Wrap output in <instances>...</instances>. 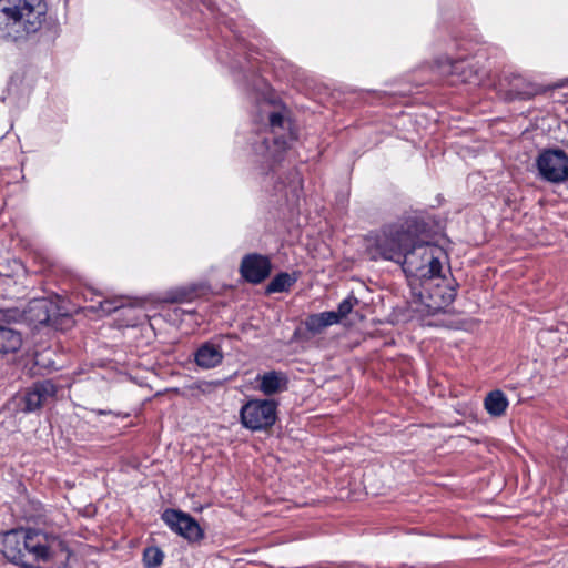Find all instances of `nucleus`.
Masks as SVG:
<instances>
[{"mask_svg":"<svg viewBox=\"0 0 568 568\" xmlns=\"http://www.w3.org/2000/svg\"><path fill=\"white\" fill-rule=\"evenodd\" d=\"M186 298V293H179L170 298L171 302H183Z\"/></svg>","mask_w":568,"mask_h":568,"instance_id":"obj_23","label":"nucleus"},{"mask_svg":"<svg viewBox=\"0 0 568 568\" xmlns=\"http://www.w3.org/2000/svg\"><path fill=\"white\" fill-rule=\"evenodd\" d=\"M45 11L43 0H0V38L17 41L37 32Z\"/></svg>","mask_w":568,"mask_h":568,"instance_id":"obj_2","label":"nucleus"},{"mask_svg":"<svg viewBox=\"0 0 568 568\" xmlns=\"http://www.w3.org/2000/svg\"><path fill=\"white\" fill-rule=\"evenodd\" d=\"M122 306H123L122 303H118V302H113V301H104V302L100 303V310L105 314H110Z\"/></svg>","mask_w":568,"mask_h":568,"instance_id":"obj_20","label":"nucleus"},{"mask_svg":"<svg viewBox=\"0 0 568 568\" xmlns=\"http://www.w3.org/2000/svg\"><path fill=\"white\" fill-rule=\"evenodd\" d=\"M164 555L156 547H149L144 550L143 561L146 568H156L163 561Z\"/></svg>","mask_w":568,"mask_h":568,"instance_id":"obj_17","label":"nucleus"},{"mask_svg":"<svg viewBox=\"0 0 568 568\" xmlns=\"http://www.w3.org/2000/svg\"><path fill=\"white\" fill-rule=\"evenodd\" d=\"M0 550L9 561L22 567L30 566V560H27L24 554V530H10L3 534Z\"/></svg>","mask_w":568,"mask_h":568,"instance_id":"obj_9","label":"nucleus"},{"mask_svg":"<svg viewBox=\"0 0 568 568\" xmlns=\"http://www.w3.org/2000/svg\"><path fill=\"white\" fill-rule=\"evenodd\" d=\"M258 382V389L267 396L277 394L287 386V377L282 372L271 371L264 373L263 375H258L256 377Z\"/></svg>","mask_w":568,"mask_h":568,"instance_id":"obj_12","label":"nucleus"},{"mask_svg":"<svg viewBox=\"0 0 568 568\" xmlns=\"http://www.w3.org/2000/svg\"><path fill=\"white\" fill-rule=\"evenodd\" d=\"M305 327L308 332L312 334H320L323 332L327 326L325 322L323 321V317L321 314H312L305 320Z\"/></svg>","mask_w":568,"mask_h":568,"instance_id":"obj_18","label":"nucleus"},{"mask_svg":"<svg viewBox=\"0 0 568 568\" xmlns=\"http://www.w3.org/2000/svg\"><path fill=\"white\" fill-rule=\"evenodd\" d=\"M355 302H356V300L354 297H347L339 303L336 313H338V316L341 320L344 318L345 316H347L352 312Z\"/></svg>","mask_w":568,"mask_h":568,"instance_id":"obj_19","label":"nucleus"},{"mask_svg":"<svg viewBox=\"0 0 568 568\" xmlns=\"http://www.w3.org/2000/svg\"><path fill=\"white\" fill-rule=\"evenodd\" d=\"M284 118L280 112H274L270 115V125L273 130L283 128Z\"/></svg>","mask_w":568,"mask_h":568,"instance_id":"obj_22","label":"nucleus"},{"mask_svg":"<svg viewBox=\"0 0 568 568\" xmlns=\"http://www.w3.org/2000/svg\"><path fill=\"white\" fill-rule=\"evenodd\" d=\"M410 290L414 310L429 315L444 312L456 297L455 287L440 273L422 281L418 288Z\"/></svg>","mask_w":568,"mask_h":568,"instance_id":"obj_4","label":"nucleus"},{"mask_svg":"<svg viewBox=\"0 0 568 568\" xmlns=\"http://www.w3.org/2000/svg\"><path fill=\"white\" fill-rule=\"evenodd\" d=\"M271 261L261 254H247L243 257L240 273L247 282L258 284L268 277L271 273Z\"/></svg>","mask_w":568,"mask_h":568,"instance_id":"obj_10","label":"nucleus"},{"mask_svg":"<svg viewBox=\"0 0 568 568\" xmlns=\"http://www.w3.org/2000/svg\"><path fill=\"white\" fill-rule=\"evenodd\" d=\"M57 394V387L51 381H43L33 384L27 389L22 397L21 409L24 413H31L39 409L47 400L53 398Z\"/></svg>","mask_w":568,"mask_h":568,"instance_id":"obj_11","label":"nucleus"},{"mask_svg":"<svg viewBox=\"0 0 568 568\" xmlns=\"http://www.w3.org/2000/svg\"><path fill=\"white\" fill-rule=\"evenodd\" d=\"M509 402L500 389L489 392L484 399V407L493 417H500L505 414Z\"/></svg>","mask_w":568,"mask_h":568,"instance_id":"obj_14","label":"nucleus"},{"mask_svg":"<svg viewBox=\"0 0 568 568\" xmlns=\"http://www.w3.org/2000/svg\"><path fill=\"white\" fill-rule=\"evenodd\" d=\"M425 232V224L417 217H407L384 226L368 240L371 260L399 262L404 252Z\"/></svg>","mask_w":568,"mask_h":568,"instance_id":"obj_1","label":"nucleus"},{"mask_svg":"<svg viewBox=\"0 0 568 568\" xmlns=\"http://www.w3.org/2000/svg\"><path fill=\"white\" fill-rule=\"evenodd\" d=\"M240 419L246 429L267 430L277 419V404L272 399H251L241 407Z\"/></svg>","mask_w":568,"mask_h":568,"instance_id":"obj_5","label":"nucleus"},{"mask_svg":"<svg viewBox=\"0 0 568 568\" xmlns=\"http://www.w3.org/2000/svg\"><path fill=\"white\" fill-rule=\"evenodd\" d=\"M274 143H275L276 145H278V148H280L281 150H284V149L287 146L286 141H282V140H281V139H278V138H276V139L274 140Z\"/></svg>","mask_w":568,"mask_h":568,"instance_id":"obj_24","label":"nucleus"},{"mask_svg":"<svg viewBox=\"0 0 568 568\" xmlns=\"http://www.w3.org/2000/svg\"><path fill=\"white\" fill-rule=\"evenodd\" d=\"M22 346L21 334L10 327L0 325V356L14 353Z\"/></svg>","mask_w":568,"mask_h":568,"instance_id":"obj_15","label":"nucleus"},{"mask_svg":"<svg viewBox=\"0 0 568 568\" xmlns=\"http://www.w3.org/2000/svg\"><path fill=\"white\" fill-rule=\"evenodd\" d=\"M63 547V541L54 536L39 530H24V554L27 555V560H30L29 567L37 562L50 561L57 550Z\"/></svg>","mask_w":568,"mask_h":568,"instance_id":"obj_6","label":"nucleus"},{"mask_svg":"<svg viewBox=\"0 0 568 568\" xmlns=\"http://www.w3.org/2000/svg\"><path fill=\"white\" fill-rule=\"evenodd\" d=\"M321 316L323 317V321L325 322L326 326H331V325H334V324H337L341 318L338 316V313L336 312H323V313H320Z\"/></svg>","mask_w":568,"mask_h":568,"instance_id":"obj_21","label":"nucleus"},{"mask_svg":"<svg viewBox=\"0 0 568 568\" xmlns=\"http://www.w3.org/2000/svg\"><path fill=\"white\" fill-rule=\"evenodd\" d=\"M164 523L178 535L190 542H196L203 539L204 531L199 523L189 514L175 509H166L162 514Z\"/></svg>","mask_w":568,"mask_h":568,"instance_id":"obj_8","label":"nucleus"},{"mask_svg":"<svg viewBox=\"0 0 568 568\" xmlns=\"http://www.w3.org/2000/svg\"><path fill=\"white\" fill-rule=\"evenodd\" d=\"M223 361V353L219 345L203 344L195 353V362L202 368H213Z\"/></svg>","mask_w":568,"mask_h":568,"instance_id":"obj_13","label":"nucleus"},{"mask_svg":"<svg viewBox=\"0 0 568 568\" xmlns=\"http://www.w3.org/2000/svg\"><path fill=\"white\" fill-rule=\"evenodd\" d=\"M442 247L426 242L422 235L404 252L398 264L405 272L410 288H418L420 282L438 275L442 271Z\"/></svg>","mask_w":568,"mask_h":568,"instance_id":"obj_3","label":"nucleus"},{"mask_svg":"<svg viewBox=\"0 0 568 568\" xmlns=\"http://www.w3.org/2000/svg\"><path fill=\"white\" fill-rule=\"evenodd\" d=\"M295 278H293L287 273L277 274L267 285V293H278L286 292L294 284Z\"/></svg>","mask_w":568,"mask_h":568,"instance_id":"obj_16","label":"nucleus"},{"mask_svg":"<svg viewBox=\"0 0 568 568\" xmlns=\"http://www.w3.org/2000/svg\"><path fill=\"white\" fill-rule=\"evenodd\" d=\"M541 179L559 184L568 181V155L562 150H546L536 161Z\"/></svg>","mask_w":568,"mask_h":568,"instance_id":"obj_7","label":"nucleus"}]
</instances>
